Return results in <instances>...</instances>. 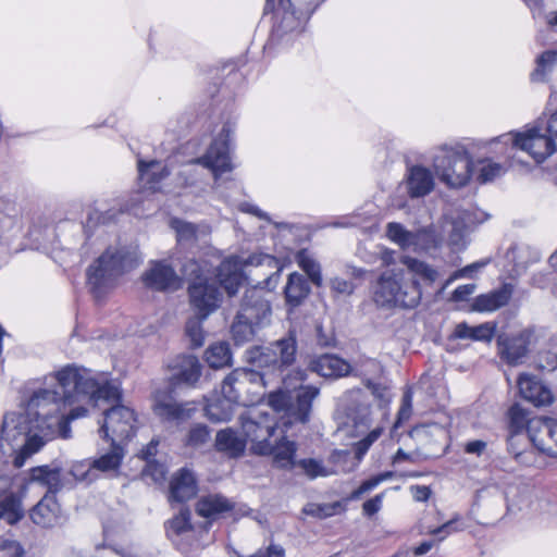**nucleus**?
I'll use <instances>...</instances> for the list:
<instances>
[{
  "label": "nucleus",
  "mask_w": 557,
  "mask_h": 557,
  "mask_svg": "<svg viewBox=\"0 0 557 557\" xmlns=\"http://www.w3.org/2000/svg\"><path fill=\"white\" fill-rule=\"evenodd\" d=\"M386 233L391 240L398 244L403 248H406V247L417 245L420 235L424 234L425 231H419L417 233H412V232L407 231L401 224L391 222L387 224Z\"/></svg>",
  "instance_id": "a19ab883"
},
{
  "label": "nucleus",
  "mask_w": 557,
  "mask_h": 557,
  "mask_svg": "<svg viewBox=\"0 0 557 557\" xmlns=\"http://www.w3.org/2000/svg\"><path fill=\"white\" fill-rule=\"evenodd\" d=\"M143 281L147 287L158 292L175 290L181 286L180 276L165 260L152 261Z\"/></svg>",
  "instance_id": "a211bd4d"
},
{
  "label": "nucleus",
  "mask_w": 557,
  "mask_h": 557,
  "mask_svg": "<svg viewBox=\"0 0 557 557\" xmlns=\"http://www.w3.org/2000/svg\"><path fill=\"white\" fill-rule=\"evenodd\" d=\"M172 228L176 232V239L180 244L194 243L197 239V227L195 224L178 219L171 221Z\"/></svg>",
  "instance_id": "de8ad7c7"
},
{
  "label": "nucleus",
  "mask_w": 557,
  "mask_h": 557,
  "mask_svg": "<svg viewBox=\"0 0 557 557\" xmlns=\"http://www.w3.org/2000/svg\"><path fill=\"white\" fill-rule=\"evenodd\" d=\"M297 444L294 441H289L286 437H282L275 444L270 443V451L265 456L271 455L273 466L282 470H294L296 469L297 459Z\"/></svg>",
  "instance_id": "a878e982"
},
{
  "label": "nucleus",
  "mask_w": 557,
  "mask_h": 557,
  "mask_svg": "<svg viewBox=\"0 0 557 557\" xmlns=\"http://www.w3.org/2000/svg\"><path fill=\"white\" fill-rule=\"evenodd\" d=\"M324 0H314L312 9L309 10V15L304 17L300 13L298 14L290 2V0H267L264 5V12H275V27L277 32L289 33L297 30L302 27L305 21L319 8Z\"/></svg>",
  "instance_id": "f3484780"
},
{
  "label": "nucleus",
  "mask_w": 557,
  "mask_h": 557,
  "mask_svg": "<svg viewBox=\"0 0 557 557\" xmlns=\"http://www.w3.org/2000/svg\"><path fill=\"white\" fill-rule=\"evenodd\" d=\"M125 450L123 446L119 443H115V440L111 442V449L101 455L100 457L94 459L91 461V467H94L95 473H111L116 472L124 459Z\"/></svg>",
  "instance_id": "e433bc0d"
},
{
  "label": "nucleus",
  "mask_w": 557,
  "mask_h": 557,
  "mask_svg": "<svg viewBox=\"0 0 557 557\" xmlns=\"http://www.w3.org/2000/svg\"><path fill=\"white\" fill-rule=\"evenodd\" d=\"M170 174L168 168L162 162L151 160L145 162L138 160V175L143 186L150 190H158L159 183Z\"/></svg>",
  "instance_id": "c85d7f7f"
},
{
  "label": "nucleus",
  "mask_w": 557,
  "mask_h": 557,
  "mask_svg": "<svg viewBox=\"0 0 557 557\" xmlns=\"http://www.w3.org/2000/svg\"><path fill=\"white\" fill-rule=\"evenodd\" d=\"M351 373L350 375L359 376L363 380L366 384L367 379H371L372 376H380L383 373V367L375 359L361 357L355 361L354 364H350Z\"/></svg>",
  "instance_id": "37998d69"
},
{
  "label": "nucleus",
  "mask_w": 557,
  "mask_h": 557,
  "mask_svg": "<svg viewBox=\"0 0 557 557\" xmlns=\"http://www.w3.org/2000/svg\"><path fill=\"white\" fill-rule=\"evenodd\" d=\"M183 274L190 276L188 296L193 309L200 319H207L220 306L222 299L220 289L214 282L200 272L199 264L195 260L184 264Z\"/></svg>",
  "instance_id": "6e6552de"
},
{
  "label": "nucleus",
  "mask_w": 557,
  "mask_h": 557,
  "mask_svg": "<svg viewBox=\"0 0 557 557\" xmlns=\"http://www.w3.org/2000/svg\"><path fill=\"white\" fill-rule=\"evenodd\" d=\"M165 467L161 463L149 461L144 473L152 478L154 482L162 481L165 478Z\"/></svg>",
  "instance_id": "338daca9"
},
{
  "label": "nucleus",
  "mask_w": 557,
  "mask_h": 557,
  "mask_svg": "<svg viewBox=\"0 0 557 557\" xmlns=\"http://www.w3.org/2000/svg\"><path fill=\"white\" fill-rule=\"evenodd\" d=\"M412 391L411 388H407L404 392L403 399H401V406L398 411L397 422L395 426H398V424L403 423L404 421H407L411 413H412Z\"/></svg>",
  "instance_id": "052dcab7"
},
{
  "label": "nucleus",
  "mask_w": 557,
  "mask_h": 557,
  "mask_svg": "<svg viewBox=\"0 0 557 557\" xmlns=\"http://www.w3.org/2000/svg\"><path fill=\"white\" fill-rule=\"evenodd\" d=\"M487 263H488L487 260H481V261H476L471 264H468L465 268L456 271L454 273V275L450 277V280L447 281L446 284H449L455 278L472 277L473 272H476V271L483 269Z\"/></svg>",
  "instance_id": "0e129e2a"
},
{
  "label": "nucleus",
  "mask_w": 557,
  "mask_h": 557,
  "mask_svg": "<svg viewBox=\"0 0 557 557\" xmlns=\"http://www.w3.org/2000/svg\"><path fill=\"white\" fill-rule=\"evenodd\" d=\"M59 389L39 388L33 393L26 405V413L35 419L36 428L41 422L61 412L75 401H97L99 398L115 399L120 387L109 381L96 380L85 368L66 366L53 377Z\"/></svg>",
  "instance_id": "f257e3e1"
},
{
  "label": "nucleus",
  "mask_w": 557,
  "mask_h": 557,
  "mask_svg": "<svg viewBox=\"0 0 557 557\" xmlns=\"http://www.w3.org/2000/svg\"><path fill=\"white\" fill-rule=\"evenodd\" d=\"M136 417L133 409L119 405L112 406L104 411L103 423L99 429L101 437L115 440V443H122L129 440L135 434Z\"/></svg>",
  "instance_id": "ddd939ff"
},
{
  "label": "nucleus",
  "mask_w": 557,
  "mask_h": 557,
  "mask_svg": "<svg viewBox=\"0 0 557 557\" xmlns=\"http://www.w3.org/2000/svg\"><path fill=\"white\" fill-rule=\"evenodd\" d=\"M433 166L440 181L449 187L465 186L472 173V161L465 151L445 149L433 160Z\"/></svg>",
  "instance_id": "9d476101"
},
{
  "label": "nucleus",
  "mask_w": 557,
  "mask_h": 557,
  "mask_svg": "<svg viewBox=\"0 0 557 557\" xmlns=\"http://www.w3.org/2000/svg\"><path fill=\"white\" fill-rule=\"evenodd\" d=\"M382 431V428H375L369 434H367V436H364L354 445L355 457L358 462L369 450L370 446L381 436Z\"/></svg>",
  "instance_id": "5fc2aeb1"
},
{
  "label": "nucleus",
  "mask_w": 557,
  "mask_h": 557,
  "mask_svg": "<svg viewBox=\"0 0 557 557\" xmlns=\"http://www.w3.org/2000/svg\"><path fill=\"white\" fill-rule=\"evenodd\" d=\"M232 509L233 504L226 497L218 494L203 496L196 505L197 513L207 519H215L219 515Z\"/></svg>",
  "instance_id": "c9c22d12"
},
{
  "label": "nucleus",
  "mask_w": 557,
  "mask_h": 557,
  "mask_svg": "<svg viewBox=\"0 0 557 557\" xmlns=\"http://www.w3.org/2000/svg\"><path fill=\"white\" fill-rule=\"evenodd\" d=\"M205 319H200L199 315L196 314V318H191L186 323V334L190 338L194 347H200L203 345L205 335L201 327V322Z\"/></svg>",
  "instance_id": "603ef678"
},
{
  "label": "nucleus",
  "mask_w": 557,
  "mask_h": 557,
  "mask_svg": "<svg viewBox=\"0 0 557 557\" xmlns=\"http://www.w3.org/2000/svg\"><path fill=\"white\" fill-rule=\"evenodd\" d=\"M215 448L228 457L236 458L244 454L246 442L232 429H224L216 433Z\"/></svg>",
  "instance_id": "4c0bfd02"
},
{
  "label": "nucleus",
  "mask_w": 557,
  "mask_h": 557,
  "mask_svg": "<svg viewBox=\"0 0 557 557\" xmlns=\"http://www.w3.org/2000/svg\"><path fill=\"white\" fill-rule=\"evenodd\" d=\"M61 508L55 497L53 495L46 494L32 509L30 519L37 525L51 528L58 523Z\"/></svg>",
  "instance_id": "bb28decb"
},
{
  "label": "nucleus",
  "mask_w": 557,
  "mask_h": 557,
  "mask_svg": "<svg viewBox=\"0 0 557 557\" xmlns=\"http://www.w3.org/2000/svg\"><path fill=\"white\" fill-rule=\"evenodd\" d=\"M23 555L24 549L17 541L11 537L0 539V557H22Z\"/></svg>",
  "instance_id": "bf43d9fd"
},
{
  "label": "nucleus",
  "mask_w": 557,
  "mask_h": 557,
  "mask_svg": "<svg viewBox=\"0 0 557 557\" xmlns=\"http://www.w3.org/2000/svg\"><path fill=\"white\" fill-rule=\"evenodd\" d=\"M197 493V484L194 474L186 469H181L173 475L170 483L169 500L171 503H185Z\"/></svg>",
  "instance_id": "b1692460"
},
{
  "label": "nucleus",
  "mask_w": 557,
  "mask_h": 557,
  "mask_svg": "<svg viewBox=\"0 0 557 557\" xmlns=\"http://www.w3.org/2000/svg\"><path fill=\"white\" fill-rule=\"evenodd\" d=\"M375 399L379 401L381 408H385L391 403V394L387 386L381 383H374L371 379H367L364 384Z\"/></svg>",
  "instance_id": "4d7b16f0"
},
{
  "label": "nucleus",
  "mask_w": 557,
  "mask_h": 557,
  "mask_svg": "<svg viewBox=\"0 0 557 557\" xmlns=\"http://www.w3.org/2000/svg\"><path fill=\"white\" fill-rule=\"evenodd\" d=\"M295 387H285L271 392L268 405L277 412L284 411L295 421L306 423L309 420L312 400L319 395V388L312 385H302V382L293 380Z\"/></svg>",
  "instance_id": "0eeeda50"
},
{
  "label": "nucleus",
  "mask_w": 557,
  "mask_h": 557,
  "mask_svg": "<svg viewBox=\"0 0 557 557\" xmlns=\"http://www.w3.org/2000/svg\"><path fill=\"white\" fill-rule=\"evenodd\" d=\"M466 220L467 214L462 213L453 219L450 222L448 242L453 247L457 249L466 246V235L468 234V224Z\"/></svg>",
  "instance_id": "49530a36"
},
{
  "label": "nucleus",
  "mask_w": 557,
  "mask_h": 557,
  "mask_svg": "<svg viewBox=\"0 0 557 557\" xmlns=\"http://www.w3.org/2000/svg\"><path fill=\"white\" fill-rule=\"evenodd\" d=\"M403 267L383 271L372 286V299L385 309H413L421 302L422 292L418 278L432 284L438 272L424 261L410 256L399 259Z\"/></svg>",
  "instance_id": "7ed1b4c3"
},
{
  "label": "nucleus",
  "mask_w": 557,
  "mask_h": 557,
  "mask_svg": "<svg viewBox=\"0 0 557 557\" xmlns=\"http://www.w3.org/2000/svg\"><path fill=\"white\" fill-rule=\"evenodd\" d=\"M295 262L307 274L310 282L317 286H322L323 277L321 264L308 249H300L295 255Z\"/></svg>",
  "instance_id": "58836bf2"
},
{
  "label": "nucleus",
  "mask_w": 557,
  "mask_h": 557,
  "mask_svg": "<svg viewBox=\"0 0 557 557\" xmlns=\"http://www.w3.org/2000/svg\"><path fill=\"white\" fill-rule=\"evenodd\" d=\"M503 152L507 158H511V152L516 149L528 152L537 163L543 162L549 157L556 148V143L553 137L548 134H542L540 128L532 127L523 133H508L497 138H494L491 144L508 145Z\"/></svg>",
  "instance_id": "1a4fd4ad"
},
{
  "label": "nucleus",
  "mask_w": 557,
  "mask_h": 557,
  "mask_svg": "<svg viewBox=\"0 0 557 557\" xmlns=\"http://www.w3.org/2000/svg\"><path fill=\"white\" fill-rule=\"evenodd\" d=\"M518 388L520 395L535 406H545L553 401L552 392L532 375L521 374Z\"/></svg>",
  "instance_id": "aec40b11"
},
{
  "label": "nucleus",
  "mask_w": 557,
  "mask_h": 557,
  "mask_svg": "<svg viewBox=\"0 0 557 557\" xmlns=\"http://www.w3.org/2000/svg\"><path fill=\"white\" fill-rule=\"evenodd\" d=\"M231 133L232 132L228 126H223L221 133L212 141L207 152L202 157L191 161L193 163L201 164L209 169L215 180H218L222 174L233 170L228 147Z\"/></svg>",
  "instance_id": "4468645a"
},
{
  "label": "nucleus",
  "mask_w": 557,
  "mask_h": 557,
  "mask_svg": "<svg viewBox=\"0 0 557 557\" xmlns=\"http://www.w3.org/2000/svg\"><path fill=\"white\" fill-rule=\"evenodd\" d=\"M210 440V430L205 424H195L187 435V445L200 447Z\"/></svg>",
  "instance_id": "864d4df0"
},
{
  "label": "nucleus",
  "mask_w": 557,
  "mask_h": 557,
  "mask_svg": "<svg viewBox=\"0 0 557 557\" xmlns=\"http://www.w3.org/2000/svg\"><path fill=\"white\" fill-rule=\"evenodd\" d=\"M496 331V324L486 322L471 326L466 322L458 323L453 332V337L458 339H471L478 342H491Z\"/></svg>",
  "instance_id": "72a5a7b5"
},
{
  "label": "nucleus",
  "mask_w": 557,
  "mask_h": 557,
  "mask_svg": "<svg viewBox=\"0 0 557 557\" xmlns=\"http://www.w3.org/2000/svg\"><path fill=\"white\" fill-rule=\"evenodd\" d=\"M311 370L323 377H343L350 375L351 367L348 361L336 355H322L312 360Z\"/></svg>",
  "instance_id": "412c9836"
},
{
  "label": "nucleus",
  "mask_w": 557,
  "mask_h": 557,
  "mask_svg": "<svg viewBox=\"0 0 557 557\" xmlns=\"http://www.w3.org/2000/svg\"><path fill=\"white\" fill-rule=\"evenodd\" d=\"M534 446L543 454L557 457V421L546 420L537 434L531 437Z\"/></svg>",
  "instance_id": "c756f323"
},
{
  "label": "nucleus",
  "mask_w": 557,
  "mask_h": 557,
  "mask_svg": "<svg viewBox=\"0 0 557 557\" xmlns=\"http://www.w3.org/2000/svg\"><path fill=\"white\" fill-rule=\"evenodd\" d=\"M247 374L242 369H235L228 373L221 385V393L228 403L223 406L220 403H211L206 406L207 417L214 422L227 421L233 414L232 405H244L245 392L244 385L248 383Z\"/></svg>",
  "instance_id": "9b49d317"
},
{
  "label": "nucleus",
  "mask_w": 557,
  "mask_h": 557,
  "mask_svg": "<svg viewBox=\"0 0 557 557\" xmlns=\"http://www.w3.org/2000/svg\"><path fill=\"white\" fill-rule=\"evenodd\" d=\"M70 473L76 481L82 482H92L97 478L94 467H91V461L88 460L73 463Z\"/></svg>",
  "instance_id": "3c124183"
},
{
  "label": "nucleus",
  "mask_w": 557,
  "mask_h": 557,
  "mask_svg": "<svg viewBox=\"0 0 557 557\" xmlns=\"http://www.w3.org/2000/svg\"><path fill=\"white\" fill-rule=\"evenodd\" d=\"M407 193L411 198L429 195L434 188V177L430 170L414 165L409 169L406 178Z\"/></svg>",
  "instance_id": "5701e85b"
},
{
  "label": "nucleus",
  "mask_w": 557,
  "mask_h": 557,
  "mask_svg": "<svg viewBox=\"0 0 557 557\" xmlns=\"http://www.w3.org/2000/svg\"><path fill=\"white\" fill-rule=\"evenodd\" d=\"M512 293V285L505 283L497 289L475 297L472 304V309L478 312L495 311L509 302Z\"/></svg>",
  "instance_id": "4be33fe9"
},
{
  "label": "nucleus",
  "mask_w": 557,
  "mask_h": 557,
  "mask_svg": "<svg viewBox=\"0 0 557 557\" xmlns=\"http://www.w3.org/2000/svg\"><path fill=\"white\" fill-rule=\"evenodd\" d=\"M350 399L351 403L346 410L347 419L356 429V435H362L371 424L370 404L361 391L352 392Z\"/></svg>",
  "instance_id": "6ab92c4d"
},
{
  "label": "nucleus",
  "mask_w": 557,
  "mask_h": 557,
  "mask_svg": "<svg viewBox=\"0 0 557 557\" xmlns=\"http://www.w3.org/2000/svg\"><path fill=\"white\" fill-rule=\"evenodd\" d=\"M30 482L37 483L53 495L62 487L61 470L58 467L40 466L30 470Z\"/></svg>",
  "instance_id": "f704fd0d"
},
{
  "label": "nucleus",
  "mask_w": 557,
  "mask_h": 557,
  "mask_svg": "<svg viewBox=\"0 0 557 557\" xmlns=\"http://www.w3.org/2000/svg\"><path fill=\"white\" fill-rule=\"evenodd\" d=\"M32 418L25 413L11 412L3 417L0 430V453L14 454L13 466L20 469L27 458L37 453L44 441L38 435H30L33 429Z\"/></svg>",
  "instance_id": "20e7f679"
},
{
  "label": "nucleus",
  "mask_w": 557,
  "mask_h": 557,
  "mask_svg": "<svg viewBox=\"0 0 557 557\" xmlns=\"http://www.w3.org/2000/svg\"><path fill=\"white\" fill-rule=\"evenodd\" d=\"M201 375V364L197 357L186 356L182 359L178 382L194 385Z\"/></svg>",
  "instance_id": "a18cd8bd"
},
{
  "label": "nucleus",
  "mask_w": 557,
  "mask_h": 557,
  "mask_svg": "<svg viewBox=\"0 0 557 557\" xmlns=\"http://www.w3.org/2000/svg\"><path fill=\"white\" fill-rule=\"evenodd\" d=\"M310 293L311 287L305 275L298 272H293L288 275L284 287V296L287 305L290 307L300 306Z\"/></svg>",
  "instance_id": "cd10ccee"
},
{
  "label": "nucleus",
  "mask_w": 557,
  "mask_h": 557,
  "mask_svg": "<svg viewBox=\"0 0 557 557\" xmlns=\"http://www.w3.org/2000/svg\"><path fill=\"white\" fill-rule=\"evenodd\" d=\"M242 428L247 440L251 442V450L261 456L270 451V438L276 430V421L269 413L249 412L242 416Z\"/></svg>",
  "instance_id": "f8f14e48"
},
{
  "label": "nucleus",
  "mask_w": 557,
  "mask_h": 557,
  "mask_svg": "<svg viewBox=\"0 0 557 557\" xmlns=\"http://www.w3.org/2000/svg\"><path fill=\"white\" fill-rule=\"evenodd\" d=\"M244 370V373L247 374V379H249L248 383L244 385L245 399L244 406L258 401L263 395L264 389L270 382V377L272 376L269 372H259L248 368H240Z\"/></svg>",
  "instance_id": "7c9ffc66"
},
{
  "label": "nucleus",
  "mask_w": 557,
  "mask_h": 557,
  "mask_svg": "<svg viewBox=\"0 0 557 557\" xmlns=\"http://www.w3.org/2000/svg\"><path fill=\"white\" fill-rule=\"evenodd\" d=\"M497 344L500 358L511 366L519 364L528 352V336L522 333L512 337L499 336Z\"/></svg>",
  "instance_id": "393cba45"
},
{
  "label": "nucleus",
  "mask_w": 557,
  "mask_h": 557,
  "mask_svg": "<svg viewBox=\"0 0 557 557\" xmlns=\"http://www.w3.org/2000/svg\"><path fill=\"white\" fill-rule=\"evenodd\" d=\"M285 549L283 546L278 544H270L267 548H260L253 554L249 556H238V557H285Z\"/></svg>",
  "instance_id": "69168bd1"
},
{
  "label": "nucleus",
  "mask_w": 557,
  "mask_h": 557,
  "mask_svg": "<svg viewBox=\"0 0 557 557\" xmlns=\"http://www.w3.org/2000/svg\"><path fill=\"white\" fill-rule=\"evenodd\" d=\"M297 338L293 331H289L282 338L271 343L267 348L259 351L257 357H252L256 366L261 369H268L269 374L282 381L286 387H295L293 380L304 382L307 373L305 370L295 369L285 374V371L296 360Z\"/></svg>",
  "instance_id": "39448f33"
},
{
  "label": "nucleus",
  "mask_w": 557,
  "mask_h": 557,
  "mask_svg": "<svg viewBox=\"0 0 557 557\" xmlns=\"http://www.w3.org/2000/svg\"><path fill=\"white\" fill-rule=\"evenodd\" d=\"M331 290L338 295H351L355 290V284L342 277H333L330 280Z\"/></svg>",
  "instance_id": "e2e57ef3"
},
{
  "label": "nucleus",
  "mask_w": 557,
  "mask_h": 557,
  "mask_svg": "<svg viewBox=\"0 0 557 557\" xmlns=\"http://www.w3.org/2000/svg\"><path fill=\"white\" fill-rule=\"evenodd\" d=\"M339 504H309L304 508V512L318 518H327L336 512Z\"/></svg>",
  "instance_id": "13d9d810"
},
{
  "label": "nucleus",
  "mask_w": 557,
  "mask_h": 557,
  "mask_svg": "<svg viewBox=\"0 0 557 557\" xmlns=\"http://www.w3.org/2000/svg\"><path fill=\"white\" fill-rule=\"evenodd\" d=\"M245 267H260L270 270L263 273L267 277L262 282L245 290L240 309L237 312L239 319L244 318L261 325L269 321L272 312L270 301L264 298L263 290L271 292L275 289L282 267L275 257L268 253H252L245 260L237 256L224 259L216 268L215 276L220 286L225 289L228 296L237 294L244 281L243 270Z\"/></svg>",
  "instance_id": "f03ea898"
},
{
  "label": "nucleus",
  "mask_w": 557,
  "mask_h": 557,
  "mask_svg": "<svg viewBox=\"0 0 557 557\" xmlns=\"http://www.w3.org/2000/svg\"><path fill=\"white\" fill-rule=\"evenodd\" d=\"M121 397H122V393L120 392V396L117 398H115V399L99 398L97 401H90V403H88L86 400H84V401H75L74 404H79V405L74 407V408H72L70 410V412L65 417L67 418V420L73 421L75 419H78V418H82V417L86 416L87 409H86L85 405L98 406V401L99 400H104V401H108V403L109 401H119L121 399Z\"/></svg>",
  "instance_id": "680f3d73"
},
{
  "label": "nucleus",
  "mask_w": 557,
  "mask_h": 557,
  "mask_svg": "<svg viewBox=\"0 0 557 557\" xmlns=\"http://www.w3.org/2000/svg\"><path fill=\"white\" fill-rule=\"evenodd\" d=\"M152 411L166 423H183L190 419L197 410L194 401L178 403L170 392L158 391L152 397Z\"/></svg>",
  "instance_id": "2eb2a0df"
},
{
  "label": "nucleus",
  "mask_w": 557,
  "mask_h": 557,
  "mask_svg": "<svg viewBox=\"0 0 557 557\" xmlns=\"http://www.w3.org/2000/svg\"><path fill=\"white\" fill-rule=\"evenodd\" d=\"M296 469L300 470V473L307 476L309 480H315L318 478H326L341 472H349V467H329L323 463L322 460L315 458H304L299 459L296 465Z\"/></svg>",
  "instance_id": "2f4dec72"
},
{
  "label": "nucleus",
  "mask_w": 557,
  "mask_h": 557,
  "mask_svg": "<svg viewBox=\"0 0 557 557\" xmlns=\"http://www.w3.org/2000/svg\"><path fill=\"white\" fill-rule=\"evenodd\" d=\"M257 325L258 324L244 318L239 319V315L236 314L235 320L231 326V333L235 344L243 345L252 341L256 334Z\"/></svg>",
  "instance_id": "c03bdc74"
},
{
  "label": "nucleus",
  "mask_w": 557,
  "mask_h": 557,
  "mask_svg": "<svg viewBox=\"0 0 557 557\" xmlns=\"http://www.w3.org/2000/svg\"><path fill=\"white\" fill-rule=\"evenodd\" d=\"M383 494H377L373 498L368 499L362 505V510L366 516L375 515L382 507Z\"/></svg>",
  "instance_id": "774afa93"
},
{
  "label": "nucleus",
  "mask_w": 557,
  "mask_h": 557,
  "mask_svg": "<svg viewBox=\"0 0 557 557\" xmlns=\"http://www.w3.org/2000/svg\"><path fill=\"white\" fill-rule=\"evenodd\" d=\"M392 475H393L392 472H385V473L377 474L369 480H366L364 482L361 483V485L357 490H355L350 494L349 499H351V500L359 499L363 494L372 491L380 483L392 478Z\"/></svg>",
  "instance_id": "6e6d98bb"
},
{
  "label": "nucleus",
  "mask_w": 557,
  "mask_h": 557,
  "mask_svg": "<svg viewBox=\"0 0 557 557\" xmlns=\"http://www.w3.org/2000/svg\"><path fill=\"white\" fill-rule=\"evenodd\" d=\"M141 257L137 249L108 248L87 270L88 284L100 292L116 277L138 267Z\"/></svg>",
  "instance_id": "423d86ee"
},
{
  "label": "nucleus",
  "mask_w": 557,
  "mask_h": 557,
  "mask_svg": "<svg viewBox=\"0 0 557 557\" xmlns=\"http://www.w3.org/2000/svg\"><path fill=\"white\" fill-rule=\"evenodd\" d=\"M535 63L536 66L531 73V79L533 82L546 81L548 74L557 65V50L544 51L536 58Z\"/></svg>",
  "instance_id": "79ce46f5"
},
{
  "label": "nucleus",
  "mask_w": 557,
  "mask_h": 557,
  "mask_svg": "<svg viewBox=\"0 0 557 557\" xmlns=\"http://www.w3.org/2000/svg\"><path fill=\"white\" fill-rule=\"evenodd\" d=\"M205 358L209 367L213 369L230 366L232 362V354L228 344L220 342L210 345L205 352Z\"/></svg>",
  "instance_id": "ea45409f"
},
{
  "label": "nucleus",
  "mask_w": 557,
  "mask_h": 557,
  "mask_svg": "<svg viewBox=\"0 0 557 557\" xmlns=\"http://www.w3.org/2000/svg\"><path fill=\"white\" fill-rule=\"evenodd\" d=\"M191 513L187 508H183L180 512L169 520L165 524L168 537L180 548L185 549L181 543V537L193 532Z\"/></svg>",
  "instance_id": "473e14b6"
},
{
  "label": "nucleus",
  "mask_w": 557,
  "mask_h": 557,
  "mask_svg": "<svg viewBox=\"0 0 557 557\" xmlns=\"http://www.w3.org/2000/svg\"><path fill=\"white\" fill-rule=\"evenodd\" d=\"M23 487L24 479L18 475H0V518H5L10 524L24 516L20 496Z\"/></svg>",
  "instance_id": "dca6fc26"
},
{
  "label": "nucleus",
  "mask_w": 557,
  "mask_h": 557,
  "mask_svg": "<svg viewBox=\"0 0 557 557\" xmlns=\"http://www.w3.org/2000/svg\"><path fill=\"white\" fill-rule=\"evenodd\" d=\"M506 172V166L502 163L494 162L491 159L480 161L478 180L480 183H487L496 177L502 176Z\"/></svg>",
  "instance_id": "09e8293b"
},
{
  "label": "nucleus",
  "mask_w": 557,
  "mask_h": 557,
  "mask_svg": "<svg viewBox=\"0 0 557 557\" xmlns=\"http://www.w3.org/2000/svg\"><path fill=\"white\" fill-rule=\"evenodd\" d=\"M15 203L0 197V236L11 230L15 223Z\"/></svg>",
  "instance_id": "8fccbe9b"
}]
</instances>
